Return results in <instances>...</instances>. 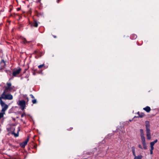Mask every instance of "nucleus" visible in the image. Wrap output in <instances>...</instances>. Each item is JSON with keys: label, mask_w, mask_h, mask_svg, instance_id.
I'll use <instances>...</instances> for the list:
<instances>
[{"label": "nucleus", "mask_w": 159, "mask_h": 159, "mask_svg": "<svg viewBox=\"0 0 159 159\" xmlns=\"http://www.w3.org/2000/svg\"><path fill=\"white\" fill-rule=\"evenodd\" d=\"M0 65L2 68H4L6 66V64L4 60H2L0 62Z\"/></svg>", "instance_id": "nucleus-8"}, {"label": "nucleus", "mask_w": 159, "mask_h": 159, "mask_svg": "<svg viewBox=\"0 0 159 159\" xmlns=\"http://www.w3.org/2000/svg\"><path fill=\"white\" fill-rule=\"evenodd\" d=\"M26 115L25 113L24 112L21 115V117H23L24 116H25Z\"/></svg>", "instance_id": "nucleus-23"}, {"label": "nucleus", "mask_w": 159, "mask_h": 159, "mask_svg": "<svg viewBox=\"0 0 159 159\" xmlns=\"http://www.w3.org/2000/svg\"><path fill=\"white\" fill-rule=\"evenodd\" d=\"M10 89H9V88H6V87H5V89L3 92V93H4V94H6L8 92V91L9 90H10Z\"/></svg>", "instance_id": "nucleus-12"}, {"label": "nucleus", "mask_w": 159, "mask_h": 159, "mask_svg": "<svg viewBox=\"0 0 159 159\" xmlns=\"http://www.w3.org/2000/svg\"><path fill=\"white\" fill-rule=\"evenodd\" d=\"M60 0H57V3H59V1H60Z\"/></svg>", "instance_id": "nucleus-32"}, {"label": "nucleus", "mask_w": 159, "mask_h": 159, "mask_svg": "<svg viewBox=\"0 0 159 159\" xmlns=\"http://www.w3.org/2000/svg\"><path fill=\"white\" fill-rule=\"evenodd\" d=\"M29 80V79H27V80Z\"/></svg>", "instance_id": "nucleus-38"}, {"label": "nucleus", "mask_w": 159, "mask_h": 159, "mask_svg": "<svg viewBox=\"0 0 159 159\" xmlns=\"http://www.w3.org/2000/svg\"><path fill=\"white\" fill-rule=\"evenodd\" d=\"M143 109L148 113L149 112L151 111V108L149 106H147L143 108Z\"/></svg>", "instance_id": "nucleus-9"}, {"label": "nucleus", "mask_w": 159, "mask_h": 159, "mask_svg": "<svg viewBox=\"0 0 159 159\" xmlns=\"http://www.w3.org/2000/svg\"><path fill=\"white\" fill-rule=\"evenodd\" d=\"M2 98L4 99L11 100L13 98L11 94H6L2 93Z\"/></svg>", "instance_id": "nucleus-4"}, {"label": "nucleus", "mask_w": 159, "mask_h": 159, "mask_svg": "<svg viewBox=\"0 0 159 159\" xmlns=\"http://www.w3.org/2000/svg\"><path fill=\"white\" fill-rule=\"evenodd\" d=\"M6 72L8 73V72H9L10 73H11V71H9V70H6Z\"/></svg>", "instance_id": "nucleus-30"}, {"label": "nucleus", "mask_w": 159, "mask_h": 159, "mask_svg": "<svg viewBox=\"0 0 159 159\" xmlns=\"http://www.w3.org/2000/svg\"><path fill=\"white\" fill-rule=\"evenodd\" d=\"M142 144H143V148L144 149H145V150L147 149V146H146V143H143Z\"/></svg>", "instance_id": "nucleus-19"}, {"label": "nucleus", "mask_w": 159, "mask_h": 159, "mask_svg": "<svg viewBox=\"0 0 159 159\" xmlns=\"http://www.w3.org/2000/svg\"><path fill=\"white\" fill-rule=\"evenodd\" d=\"M131 148H132V152H135V147L134 146L132 147Z\"/></svg>", "instance_id": "nucleus-22"}, {"label": "nucleus", "mask_w": 159, "mask_h": 159, "mask_svg": "<svg viewBox=\"0 0 159 159\" xmlns=\"http://www.w3.org/2000/svg\"><path fill=\"white\" fill-rule=\"evenodd\" d=\"M23 123H25V122H23Z\"/></svg>", "instance_id": "nucleus-37"}, {"label": "nucleus", "mask_w": 159, "mask_h": 159, "mask_svg": "<svg viewBox=\"0 0 159 159\" xmlns=\"http://www.w3.org/2000/svg\"><path fill=\"white\" fill-rule=\"evenodd\" d=\"M150 153L151 154H152L153 153V150H150Z\"/></svg>", "instance_id": "nucleus-29"}, {"label": "nucleus", "mask_w": 159, "mask_h": 159, "mask_svg": "<svg viewBox=\"0 0 159 159\" xmlns=\"http://www.w3.org/2000/svg\"><path fill=\"white\" fill-rule=\"evenodd\" d=\"M27 43V41H26V39H24V40H23V43Z\"/></svg>", "instance_id": "nucleus-24"}, {"label": "nucleus", "mask_w": 159, "mask_h": 159, "mask_svg": "<svg viewBox=\"0 0 159 159\" xmlns=\"http://www.w3.org/2000/svg\"><path fill=\"white\" fill-rule=\"evenodd\" d=\"M18 104L20 106L21 110H23L25 107V100H22L18 101Z\"/></svg>", "instance_id": "nucleus-3"}, {"label": "nucleus", "mask_w": 159, "mask_h": 159, "mask_svg": "<svg viewBox=\"0 0 159 159\" xmlns=\"http://www.w3.org/2000/svg\"><path fill=\"white\" fill-rule=\"evenodd\" d=\"M29 139H27L24 141L20 143V145L22 148H24L29 141Z\"/></svg>", "instance_id": "nucleus-5"}, {"label": "nucleus", "mask_w": 159, "mask_h": 159, "mask_svg": "<svg viewBox=\"0 0 159 159\" xmlns=\"http://www.w3.org/2000/svg\"><path fill=\"white\" fill-rule=\"evenodd\" d=\"M138 147L139 148L142 149V147L141 145L139 144L138 145Z\"/></svg>", "instance_id": "nucleus-27"}, {"label": "nucleus", "mask_w": 159, "mask_h": 159, "mask_svg": "<svg viewBox=\"0 0 159 159\" xmlns=\"http://www.w3.org/2000/svg\"><path fill=\"white\" fill-rule=\"evenodd\" d=\"M140 136H144V131L143 129H140Z\"/></svg>", "instance_id": "nucleus-13"}, {"label": "nucleus", "mask_w": 159, "mask_h": 159, "mask_svg": "<svg viewBox=\"0 0 159 159\" xmlns=\"http://www.w3.org/2000/svg\"><path fill=\"white\" fill-rule=\"evenodd\" d=\"M139 112H138V113L139 115V116L140 117H143L145 115L143 113H141V114H139Z\"/></svg>", "instance_id": "nucleus-18"}, {"label": "nucleus", "mask_w": 159, "mask_h": 159, "mask_svg": "<svg viewBox=\"0 0 159 159\" xmlns=\"http://www.w3.org/2000/svg\"><path fill=\"white\" fill-rule=\"evenodd\" d=\"M21 70V69L20 68L15 70L12 73L13 75L14 76H16V75L19 74Z\"/></svg>", "instance_id": "nucleus-6"}, {"label": "nucleus", "mask_w": 159, "mask_h": 159, "mask_svg": "<svg viewBox=\"0 0 159 159\" xmlns=\"http://www.w3.org/2000/svg\"><path fill=\"white\" fill-rule=\"evenodd\" d=\"M0 105L2 107L1 112L0 113V119L3 117L4 115L5 114V111L8 109V106L2 100H1Z\"/></svg>", "instance_id": "nucleus-1"}, {"label": "nucleus", "mask_w": 159, "mask_h": 159, "mask_svg": "<svg viewBox=\"0 0 159 159\" xmlns=\"http://www.w3.org/2000/svg\"><path fill=\"white\" fill-rule=\"evenodd\" d=\"M142 156L141 155H140L135 157L134 159H142Z\"/></svg>", "instance_id": "nucleus-11"}, {"label": "nucleus", "mask_w": 159, "mask_h": 159, "mask_svg": "<svg viewBox=\"0 0 159 159\" xmlns=\"http://www.w3.org/2000/svg\"><path fill=\"white\" fill-rule=\"evenodd\" d=\"M32 102L33 103V104H35L37 102V100L36 99H33L32 100Z\"/></svg>", "instance_id": "nucleus-20"}, {"label": "nucleus", "mask_w": 159, "mask_h": 159, "mask_svg": "<svg viewBox=\"0 0 159 159\" xmlns=\"http://www.w3.org/2000/svg\"><path fill=\"white\" fill-rule=\"evenodd\" d=\"M141 140L142 142V143H145V138L144 136H141Z\"/></svg>", "instance_id": "nucleus-15"}, {"label": "nucleus", "mask_w": 159, "mask_h": 159, "mask_svg": "<svg viewBox=\"0 0 159 159\" xmlns=\"http://www.w3.org/2000/svg\"><path fill=\"white\" fill-rule=\"evenodd\" d=\"M33 25L34 26L37 27L38 26V24L36 21H34L33 24Z\"/></svg>", "instance_id": "nucleus-17"}, {"label": "nucleus", "mask_w": 159, "mask_h": 159, "mask_svg": "<svg viewBox=\"0 0 159 159\" xmlns=\"http://www.w3.org/2000/svg\"><path fill=\"white\" fill-rule=\"evenodd\" d=\"M133 155L135 157L136 156L135 152H132Z\"/></svg>", "instance_id": "nucleus-28"}, {"label": "nucleus", "mask_w": 159, "mask_h": 159, "mask_svg": "<svg viewBox=\"0 0 159 159\" xmlns=\"http://www.w3.org/2000/svg\"><path fill=\"white\" fill-rule=\"evenodd\" d=\"M40 0H39V2L40 1Z\"/></svg>", "instance_id": "nucleus-39"}, {"label": "nucleus", "mask_w": 159, "mask_h": 159, "mask_svg": "<svg viewBox=\"0 0 159 159\" xmlns=\"http://www.w3.org/2000/svg\"><path fill=\"white\" fill-rule=\"evenodd\" d=\"M158 141L157 139H155L154 141L151 142L150 143V146H153L155 144L157 143Z\"/></svg>", "instance_id": "nucleus-10"}, {"label": "nucleus", "mask_w": 159, "mask_h": 159, "mask_svg": "<svg viewBox=\"0 0 159 159\" xmlns=\"http://www.w3.org/2000/svg\"><path fill=\"white\" fill-rule=\"evenodd\" d=\"M53 37L55 38H56V36H54Z\"/></svg>", "instance_id": "nucleus-34"}, {"label": "nucleus", "mask_w": 159, "mask_h": 159, "mask_svg": "<svg viewBox=\"0 0 159 159\" xmlns=\"http://www.w3.org/2000/svg\"><path fill=\"white\" fill-rule=\"evenodd\" d=\"M21 121H23V120H22V119H21Z\"/></svg>", "instance_id": "nucleus-36"}, {"label": "nucleus", "mask_w": 159, "mask_h": 159, "mask_svg": "<svg viewBox=\"0 0 159 159\" xmlns=\"http://www.w3.org/2000/svg\"><path fill=\"white\" fill-rule=\"evenodd\" d=\"M150 147H151V149H150V150H153L154 149V147H153V146H150Z\"/></svg>", "instance_id": "nucleus-25"}, {"label": "nucleus", "mask_w": 159, "mask_h": 159, "mask_svg": "<svg viewBox=\"0 0 159 159\" xmlns=\"http://www.w3.org/2000/svg\"><path fill=\"white\" fill-rule=\"evenodd\" d=\"M33 74L34 75H35V73H33Z\"/></svg>", "instance_id": "nucleus-35"}, {"label": "nucleus", "mask_w": 159, "mask_h": 159, "mask_svg": "<svg viewBox=\"0 0 159 159\" xmlns=\"http://www.w3.org/2000/svg\"><path fill=\"white\" fill-rule=\"evenodd\" d=\"M44 64H42V65H40L39 66H38V68H39V69H40L42 67H43V66H44Z\"/></svg>", "instance_id": "nucleus-21"}, {"label": "nucleus", "mask_w": 159, "mask_h": 159, "mask_svg": "<svg viewBox=\"0 0 159 159\" xmlns=\"http://www.w3.org/2000/svg\"><path fill=\"white\" fill-rule=\"evenodd\" d=\"M17 11H19L20 10V8H17Z\"/></svg>", "instance_id": "nucleus-33"}, {"label": "nucleus", "mask_w": 159, "mask_h": 159, "mask_svg": "<svg viewBox=\"0 0 159 159\" xmlns=\"http://www.w3.org/2000/svg\"><path fill=\"white\" fill-rule=\"evenodd\" d=\"M137 37V36L135 34H132L130 37V38L132 39H136Z\"/></svg>", "instance_id": "nucleus-14"}, {"label": "nucleus", "mask_w": 159, "mask_h": 159, "mask_svg": "<svg viewBox=\"0 0 159 159\" xmlns=\"http://www.w3.org/2000/svg\"><path fill=\"white\" fill-rule=\"evenodd\" d=\"M30 96L32 98H34V96H33L32 94H30Z\"/></svg>", "instance_id": "nucleus-26"}, {"label": "nucleus", "mask_w": 159, "mask_h": 159, "mask_svg": "<svg viewBox=\"0 0 159 159\" xmlns=\"http://www.w3.org/2000/svg\"><path fill=\"white\" fill-rule=\"evenodd\" d=\"M2 95H1V96L0 97V102H1V100H2Z\"/></svg>", "instance_id": "nucleus-31"}, {"label": "nucleus", "mask_w": 159, "mask_h": 159, "mask_svg": "<svg viewBox=\"0 0 159 159\" xmlns=\"http://www.w3.org/2000/svg\"><path fill=\"white\" fill-rule=\"evenodd\" d=\"M7 86L6 87V88H7L10 89H11V84L10 82H7Z\"/></svg>", "instance_id": "nucleus-16"}, {"label": "nucleus", "mask_w": 159, "mask_h": 159, "mask_svg": "<svg viewBox=\"0 0 159 159\" xmlns=\"http://www.w3.org/2000/svg\"><path fill=\"white\" fill-rule=\"evenodd\" d=\"M20 130V128H18V129L17 133H15L14 131H13L12 132H11V134L12 135H13L15 137H17L19 136V132Z\"/></svg>", "instance_id": "nucleus-7"}, {"label": "nucleus", "mask_w": 159, "mask_h": 159, "mask_svg": "<svg viewBox=\"0 0 159 159\" xmlns=\"http://www.w3.org/2000/svg\"><path fill=\"white\" fill-rule=\"evenodd\" d=\"M145 126L147 139H148L149 140L151 139V136L150 129V125L149 121H145Z\"/></svg>", "instance_id": "nucleus-2"}]
</instances>
